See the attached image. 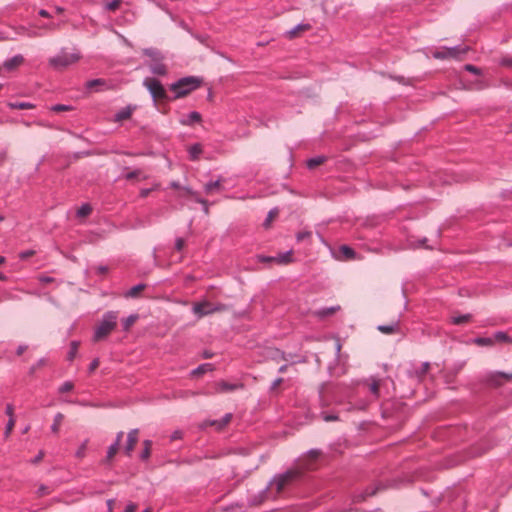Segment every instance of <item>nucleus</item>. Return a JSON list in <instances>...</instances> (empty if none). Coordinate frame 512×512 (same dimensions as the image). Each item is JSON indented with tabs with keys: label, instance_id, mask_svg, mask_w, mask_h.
I'll use <instances>...</instances> for the list:
<instances>
[{
	"label": "nucleus",
	"instance_id": "nucleus-4",
	"mask_svg": "<svg viewBox=\"0 0 512 512\" xmlns=\"http://www.w3.org/2000/svg\"><path fill=\"white\" fill-rule=\"evenodd\" d=\"M227 309L224 304H215L210 301L204 300L193 304V312L198 318L211 315L213 313L223 312Z\"/></svg>",
	"mask_w": 512,
	"mask_h": 512
},
{
	"label": "nucleus",
	"instance_id": "nucleus-41",
	"mask_svg": "<svg viewBox=\"0 0 512 512\" xmlns=\"http://www.w3.org/2000/svg\"><path fill=\"white\" fill-rule=\"evenodd\" d=\"M51 493V489L48 487V486H45V485H40L39 486V489H38V496L39 497H43L45 495H48Z\"/></svg>",
	"mask_w": 512,
	"mask_h": 512
},
{
	"label": "nucleus",
	"instance_id": "nucleus-14",
	"mask_svg": "<svg viewBox=\"0 0 512 512\" xmlns=\"http://www.w3.org/2000/svg\"><path fill=\"white\" fill-rule=\"evenodd\" d=\"M222 179H218L214 182H209L207 184H205L204 188H205V192L207 194H213L214 192H219L221 191L222 189Z\"/></svg>",
	"mask_w": 512,
	"mask_h": 512
},
{
	"label": "nucleus",
	"instance_id": "nucleus-7",
	"mask_svg": "<svg viewBox=\"0 0 512 512\" xmlns=\"http://www.w3.org/2000/svg\"><path fill=\"white\" fill-rule=\"evenodd\" d=\"M466 49L459 48H442L433 52L436 59L457 58L459 54L465 53Z\"/></svg>",
	"mask_w": 512,
	"mask_h": 512
},
{
	"label": "nucleus",
	"instance_id": "nucleus-23",
	"mask_svg": "<svg viewBox=\"0 0 512 512\" xmlns=\"http://www.w3.org/2000/svg\"><path fill=\"white\" fill-rule=\"evenodd\" d=\"M64 419V415L62 413H57L54 417V422L51 426L53 433H58L60 430V426L62 424V421Z\"/></svg>",
	"mask_w": 512,
	"mask_h": 512
},
{
	"label": "nucleus",
	"instance_id": "nucleus-36",
	"mask_svg": "<svg viewBox=\"0 0 512 512\" xmlns=\"http://www.w3.org/2000/svg\"><path fill=\"white\" fill-rule=\"evenodd\" d=\"M131 114H132L131 109L130 108H125L122 111H120L119 113H117L116 120L117 121L126 120V119L130 118Z\"/></svg>",
	"mask_w": 512,
	"mask_h": 512
},
{
	"label": "nucleus",
	"instance_id": "nucleus-63",
	"mask_svg": "<svg viewBox=\"0 0 512 512\" xmlns=\"http://www.w3.org/2000/svg\"><path fill=\"white\" fill-rule=\"evenodd\" d=\"M180 437H181V433L179 431H176L172 435V440L179 439Z\"/></svg>",
	"mask_w": 512,
	"mask_h": 512
},
{
	"label": "nucleus",
	"instance_id": "nucleus-60",
	"mask_svg": "<svg viewBox=\"0 0 512 512\" xmlns=\"http://www.w3.org/2000/svg\"><path fill=\"white\" fill-rule=\"evenodd\" d=\"M170 186L171 188L176 189L178 191H180L182 188V186L176 181L171 182Z\"/></svg>",
	"mask_w": 512,
	"mask_h": 512
},
{
	"label": "nucleus",
	"instance_id": "nucleus-64",
	"mask_svg": "<svg viewBox=\"0 0 512 512\" xmlns=\"http://www.w3.org/2000/svg\"><path fill=\"white\" fill-rule=\"evenodd\" d=\"M96 368V360H93L91 363H90V369L93 370Z\"/></svg>",
	"mask_w": 512,
	"mask_h": 512
},
{
	"label": "nucleus",
	"instance_id": "nucleus-35",
	"mask_svg": "<svg viewBox=\"0 0 512 512\" xmlns=\"http://www.w3.org/2000/svg\"><path fill=\"white\" fill-rule=\"evenodd\" d=\"M340 252L343 254V256L346 259H352V258H354V255H355L354 250L346 245H343L340 247Z\"/></svg>",
	"mask_w": 512,
	"mask_h": 512
},
{
	"label": "nucleus",
	"instance_id": "nucleus-40",
	"mask_svg": "<svg viewBox=\"0 0 512 512\" xmlns=\"http://www.w3.org/2000/svg\"><path fill=\"white\" fill-rule=\"evenodd\" d=\"M73 388L74 384L71 381H67L59 387V393L70 392Z\"/></svg>",
	"mask_w": 512,
	"mask_h": 512
},
{
	"label": "nucleus",
	"instance_id": "nucleus-20",
	"mask_svg": "<svg viewBox=\"0 0 512 512\" xmlns=\"http://www.w3.org/2000/svg\"><path fill=\"white\" fill-rule=\"evenodd\" d=\"M217 386H218V388H217L218 392H229V391H233L239 387H242V385L229 384L227 382H220L217 384Z\"/></svg>",
	"mask_w": 512,
	"mask_h": 512
},
{
	"label": "nucleus",
	"instance_id": "nucleus-32",
	"mask_svg": "<svg viewBox=\"0 0 512 512\" xmlns=\"http://www.w3.org/2000/svg\"><path fill=\"white\" fill-rule=\"evenodd\" d=\"M474 343L478 346H492L494 345L493 338L479 337L474 340Z\"/></svg>",
	"mask_w": 512,
	"mask_h": 512
},
{
	"label": "nucleus",
	"instance_id": "nucleus-12",
	"mask_svg": "<svg viewBox=\"0 0 512 512\" xmlns=\"http://www.w3.org/2000/svg\"><path fill=\"white\" fill-rule=\"evenodd\" d=\"M502 378L507 381H512V373L508 374V373H503V372H497V373L491 375L490 381L493 385L500 386L502 384L500 379H502Z\"/></svg>",
	"mask_w": 512,
	"mask_h": 512
},
{
	"label": "nucleus",
	"instance_id": "nucleus-57",
	"mask_svg": "<svg viewBox=\"0 0 512 512\" xmlns=\"http://www.w3.org/2000/svg\"><path fill=\"white\" fill-rule=\"evenodd\" d=\"M283 382V379L282 378H278L276 379L273 384H272V390H275L277 389Z\"/></svg>",
	"mask_w": 512,
	"mask_h": 512
},
{
	"label": "nucleus",
	"instance_id": "nucleus-43",
	"mask_svg": "<svg viewBox=\"0 0 512 512\" xmlns=\"http://www.w3.org/2000/svg\"><path fill=\"white\" fill-rule=\"evenodd\" d=\"M52 110L55 112H64V111H70L71 107L67 105L57 104L52 107Z\"/></svg>",
	"mask_w": 512,
	"mask_h": 512
},
{
	"label": "nucleus",
	"instance_id": "nucleus-8",
	"mask_svg": "<svg viewBox=\"0 0 512 512\" xmlns=\"http://www.w3.org/2000/svg\"><path fill=\"white\" fill-rule=\"evenodd\" d=\"M139 430L133 429L128 433L127 436V444L125 446V452L127 455H130L134 450L137 442H138Z\"/></svg>",
	"mask_w": 512,
	"mask_h": 512
},
{
	"label": "nucleus",
	"instance_id": "nucleus-16",
	"mask_svg": "<svg viewBox=\"0 0 512 512\" xmlns=\"http://www.w3.org/2000/svg\"><path fill=\"white\" fill-rule=\"evenodd\" d=\"M125 178L127 180H136V181H140V180H144V179H147L148 176L140 169H137V170H134V171H131V172H128L126 175H125Z\"/></svg>",
	"mask_w": 512,
	"mask_h": 512
},
{
	"label": "nucleus",
	"instance_id": "nucleus-37",
	"mask_svg": "<svg viewBox=\"0 0 512 512\" xmlns=\"http://www.w3.org/2000/svg\"><path fill=\"white\" fill-rule=\"evenodd\" d=\"M9 106L12 109H31L33 105L26 102H18V103H9Z\"/></svg>",
	"mask_w": 512,
	"mask_h": 512
},
{
	"label": "nucleus",
	"instance_id": "nucleus-17",
	"mask_svg": "<svg viewBox=\"0 0 512 512\" xmlns=\"http://www.w3.org/2000/svg\"><path fill=\"white\" fill-rule=\"evenodd\" d=\"M399 325L397 322L392 323L390 325H380L378 326V330L383 334H393L398 331Z\"/></svg>",
	"mask_w": 512,
	"mask_h": 512
},
{
	"label": "nucleus",
	"instance_id": "nucleus-30",
	"mask_svg": "<svg viewBox=\"0 0 512 512\" xmlns=\"http://www.w3.org/2000/svg\"><path fill=\"white\" fill-rule=\"evenodd\" d=\"M326 158L323 156L312 158L308 161V167L310 169H314L320 165H322L325 162Z\"/></svg>",
	"mask_w": 512,
	"mask_h": 512
},
{
	"label": "nucleus",
	"instance_id": "nucleus-21",
	"mask_svg": "<svg viewBox=\"0 0 512 512\" xmlns=\"http://www.w3.org/2000/svg\"><path fill=\"white\" fill-rule=\"evenodd\" d=\"M93 211V207L90 204H84L77 210V216L79 218H86L89 216Z\"/></svg>",
	"mask_w": 512,
	"mask_h": 512
},
{
	"label": "nucleus",
	"instance_id": "nucleus-34",
	"mask_svg": "<svg viewBox=\"0 0 512 512\" xmlns=\"http://www.w3.org/2000/svg\"><path fill=\"white\" fill-rule=\"evenodd\" d=\"M191 196L196 201V197H199L196 192L191 190L189 187H182L179 191V197Z\"/></svg>",
	"mask_w": 512,
	"mask_h": 512
},
{
	"label": "nucleus",
	"instance_id": "nucleus-11",
	"mask_svg": "<svg viewBox=\"0 0 512 512\" xmlns=\"http://www.w3.org/2000/svg\"><path fill=\"white\" fill-rule=\"evenodd\" d=\"M123 435H124L123 432H119L117 434L115 443L109 447L108 452H107V458H106L107 462H110L113 459V457L116 455V453L118 452L119 445L123 438Z\"/></svg>",
	"mask_w": 512,
	"mask_h": 512
},
{
	"label": "nucleus",
	"instance_id": "nucleus-5",
	"mask_svg": "<svg viewBox=\"0 0 512 512\" xmlns=\"http://www.w3.org/2000/svg\"><path fill=\"white\" fill-rule=\"evenodd\" d=\"M143 84L151 93L155 103L168 99L167 93L159 80L146 78Z\"/></svg>",
	"mask_w": 512,
	"mask_h": 512
},
{
	"label": "nucleus",
	"instance_id": "nucleus-24",
	"mask_svg": "<svg viewBox=\"0 0 512 512\" xmlns=\"http://www.w3.org/2000/svg\"><path fill=\"white\" fill-rule=\"evenodd\" d=\"M493 340H494V343L495 342H505V343L512 344V339L508 336L507 333L502 332V331L495 333Z\"/></svg>",
	"mask_w": 512,
	"mask_h": 512
},
{
	"label": "nucleus",
	"instance_id": "nucleus-55",
	"mask_svg": "<svg viewBox=\"0 0 512 512\" xmlns=\"http://www.w3.org/2000/svg\"><path fill=\"white\" fill-rule=\"evenodd\" d=\"M465 69L469 72H472V73H475V74H478L479 73V69L473 65H470V64H467L465 66Z\"/></svg>",
	"mask_w": 512,
	"mask_h": 512
},
{
	"label": "nucleus",
	"instance_id": "nucleus-15",
	"mask_svg": "<svg viewBox=\"0 0 512 512\" xmlns=\"http://www.w3.org/2000/svg\"><path fill=\"white\" fill-rule=\"evenodd\" d=\"M122 3V0H112L110 2H103V11L108 13L115 12L121 7Z\"/></svg>",
	"mask_w": 512,
	"mask_h": 512
},
{
	"label": "nucleus",
	"instance_id": "nucleus-10",
	"mask_svg": "<svg viewBox=\"0 0 512 512\" xmlns=\"http://www.w3.org/2000/svg\"><path fill=\"white\" fill-rule=\"evenodd\" d=\"M311 29L310 24H300L296 26L295 28L291 29L286 33V37L289 39H294L299 37L302 33L308 31Z\"/></svg>",
	"mask_w": 512,
	"mask_h": 512
},
{
	"label": "nucleus",
	"instance_id": "nucleus-45",
	"mask_svg": "<svg viewBox=\"0 0 512 512\" xmlns=\"http://www.w3.org/2000/svg\"><path fill=\"white\" fill-rule=\"evenodd\" d=\"M196 202L203 205V211L206 215H208L209 214L208 202L205 199H202L200 197H196Z\"/></svg>",
	"mask_w": 512,
	"mask_h": 512
},
{
	"label": "nucleus",
	"instance_id": "nucleus-61",
	"mask_svg": "<svg viewBox=\"0 0 512 512\" xmlns=\"http://www.w3.org/2000/svg\"><path fill=\"white\" fill-rule=\"evenodd\" d=\"M337 419H338V417H337V416H335V415H325V416H324V420H325V421H335V420H337Z\"/></svg>",
	"mask_w": 512,
	"mask_h": 512
},
{
	"label": "nucleus",
	"instance_id": "nucleus-46",
	"mask_svg": "<svg viewBox=\"0 0 512 512\" xmlns=\"http://www.w3.org/2000/svg\"><path fill=\"white\" fill-rule=\"evenodd\" d=\"M231 419H232V414H230V413L226 414L221 419L220 428H224L226 425H228L230 423Z\"/></svg>",
	"mask_w": 512,
	"mask_h": 512
},
{
	"label": "nucleus",
	"instance_id": "nucleus-18",
	"mask_svg": "<svg viewBox=\"0 0 512 512\" xmlns=\"http://www.w3.org/2000/svg\"><path fill=\"white\" fill-rule=\"evenodd\" d=\"M146 288V286L144 284H138L134 287H132L126 294L125 296L126 297H130V298H136L138 297L142 291H144V289Z\"/></svg>",
	"mask_w": 512,
	"mask_h": 512
},
{
	"label": "nucleus",
	"instance_id": "nucleus-27",
	"mask_svg": "<svg viewBox=\"0 0 512 512\" xmlns=\"http://www.w3.org/2000/svg\"><path fill=\"white\" fill-rule=\"evenodd\" d=\"M201 153H202V147L199 144L192 145L189 148V155H190L191 160H197Z\"/></svg>",
	"mask_w": 512,
	"mask_h": 512
},
{
	"label": "nucleus",
	"instance_id": "nucleus-22",
	"mask_svg": "<svg viewBox=\"0 0 512 512\" xmlns=\"http://www.w3.org/2000/svg\"><path fill=\"white\" fill-rule=\"evenodd\" d=\"M139 316L137 314L130 315L126 319L123 320V329L128 331L138 320Z\"/></svg>",
	"mask_w": 512,
	"mask_h": 512
},
{
	"label": "nucleus",
	"instance_id": "nucleus-6",
	"mask_svg": "<svg viewBox=\"0 0 512 512\" xmlns=\"http://www.w3.org/2000/svg\"><path fill=\"white\" fill-rule=\"evenodd\" d=\"M117 315L108 312L103 316L102 322L98 325V339L107 336L116 326Z\"/></svg>",
	"mask_w": 512,
	"mask_h": 512
},
{
	"label": "nucleus",
	"instance_id": "nucleus-59",
	"mask_svg": "<svg viewBox=\"0 0 512 512\" xmlns=\"http://www.w3.org/2000/svg\"><path fill=\"white\" fill-rule=\"evenodd\" d=\"M39 279L44 284H48V283L53 282V278L47 277V276H41Z\"/></svg>",
	"mask_w": 512,
	"mask_h": 512
},
{
	"label": "nucleus",
	"instance_id": "nucleus-1",
	"mask_svg": "<svg viewBox=\"0 0 512 512\" xmlns=\"http://www.w3.org/2000/svg\"><path fill=\"white\" fill-rule=\"evenodd\" d=\"M321 455L322 452L320 450H310L307 454L297 460L292 469L275 478L273 484L276 486L277 492L280 493L283 491L287 485L299 479L305 472L315 470L316 462L319 460Z\"/></svg>",
	"mask_w": 512,
	"mask_h": 512
},
{
	"label": "nucleus",
	"instance_id": "nucleus-58",
	"mask_svg": "<svg viewBox=\"0 0 512 512\" xmlns=\"http://www.w3.org/2000/svg\"><path fill=\"white\" fill-rule=\"evenodd\" d=\"M137 509V505L134 504V503H131L129 504L126 509H125V512H135Z\"/></svg>",
	"mask_w": 512,
	"mask_h": 512
},
{
	"label": "nucleus",
	"instance_id": "nucleus-19",
	"mask_svg": "<svg viewBox=\"0 0 512 512\" xmlns=\"http://www.w3.org/2000/svg\"><path fill=\"white\" fill-rule=\"evenodd\" d=\"M369 381L370 382L368 383V387H369L370 392L375 397H378L379 396V388H380V380L376 379V378H371Z\"/></svg>",
	"mask_w": 512,
	"mask_h": 512
},
{
	"label": "nucleus",
	"instance_id": "nucleus-29",
	"mask_svg": "<svg viewBox=\"0 0 512 512\" xmlns=\"http://www.w3.org/2000/svg\"><path fill=\"white\" fill-rule=\"evenodd\" d=\"M213 370V366L212 364H209V363H206V364H202L200 365L198 368H196L192 374L193 375H202L208 371H212Z\"/></svg>",
	"mask_w": 512,
	"mask_h": 512
},
{
	"label": "nucleus",
	"instance_id": "nucleus-62",
	"mask_svg": "<svg viewBox=\"0 0 512 512\" xmlns=\"http://www.w3.org/2000/svg\"><path fill=\"white\" fill-rule=\"evenodd\" d=\"M39 15L44 17V18H49L50 17V14L48 13V11L43 10V9L39 11Z\"/></svg>",
	"mask_w": 512,
	"mask_h": 512
},
{
	"label": "nucleus",
	"instance_id": "nucleus-51",
	"mask_svg": "<svg viewBox=\"0 0 512 512\" xmlns=\"http://www.w3.org/2000/svg\"><path fill=\"white\" fill-rule=\"evenodd\" d=\"M158 188H159V184H156L154 186V189H158ZM152 190H153V188L152 189H142L140 192L141 197L146 198Z\"/></svg>",
	"mask_w": 512,
	"mask_h": 512
},
{
	"label": "nucleus",
	"instance_id": "nucleus-53",
	"mask_svg": "<svg viewBox=\"0 0 512 512\" xmlns=\"http://www.w3.org/2000/svg\"><path fill=\"white\" fill-rule=\"evenodd\" d=\"M379 490V486H375L372 490H367L365 492V496L363 497V499H365L366 497L368 496H373L377 493V491Z\"/></svg>",
	"mask_w": 512,
	"mask_h": 512
},
{
	"label": "nucleus",
	"instance_id": "nucleus-25",
	"mask_svg": "<svg viewBox=\"0 0 512 512\" xmlns=\"http://www.w3.org/2000/svg\"><path fill=\"white\" fill-rule=\"evenodd\" d=\"M143 446H144V449L141 453V459L142 460H147L150 455H151V447H152V441L150 440H145L143 442Z\"/></svg>",
	"mask_w": 512,
	"mask_h": 512
},
{
	"label": "nucleus",
	"instance_id": "nucleus-54",
	"mask_svg": "<svg viewBox=\"0 0 512 512\" xmlns=\"http://www.w3.org/2000/svg\"><path fill=\"white\" fill-rule=\"evenodd\" d=\"M260 262H273L275 263V257H268V256H259Z\"/></svg>",
	"mask_w": 512,
	"mask_h": 512
},
{
	"label": "nucleus",
	"instance_id": "nucleus-38",
	"mask_svg": "<svg viewBox=\"0 0 512 512\" xmlns=\"http://www.w3.org/2000/svg\"><path fill=\"white\" fill-rule=\"evenodd\" d=\"M77 350H78V343L72 342L71 346H70V351L68 352V355H67V358L69 361H72L75 358Z\"/></svg>",
	"mask_w": 512,
	"mask_h": 512
},
{
	"label": "nucleus",
	"instance_id": "nucleus-49",
	"mask_svg": "<svg viewBox=\"0 0 512 512\" xmlns=\"http://www.w3.org/2000/svg\"><path fill=\"white\" fill-rule=\"evenodd\" d=\"M221 420H214V421H207L204 423L205 426H215L217 430H222L223 428H220Z\"/></svg>",
	"mask_w": 512,
	"mask_h": 512
},
{
	"label": "nucleus",
	"instance_id": "nucleus-39",
	"mask_svg": "<svg viewBox=\"0 0 512 512\" xmlns=\"http://www.w3.org/2000/svg\"><path fill=\"white\" fill-rule=\"evenodd\" d=\"M15 422H16L15 419H9V421L6 425L5 432H4L5 438H8L10 436L11 432L13 431V429L15 427Z\"/></svg>",
	"mask_w": 512,
	"mask_h": 512
},
{
	"label": "nucleus",
	"instance_id": "nucleus-26",
	"mask_svg": "<svg viewBox=\"0 0 512 512\" xmlns=\"http://www.w3.org/2000/svg\"><path fill=\"white\" fill-rule=\"evenodd\" d=\"M201 121V115L198 112H191L188 115L187 120H181V123L183 125H191L194 122H200Z\"/></svg>",
	"mask_w": 512,
	"mask_h": 512
},
{
	"label": "nucleus",
	"instance_id": "nucleus-42",
	"mask_svg": "<svg viewBox=\"0 0 512 512\" xmlns=\"http://www.w3.org/2000/svg\"><path fill=\"white\" fill-rule=\"evenodd\" d=\"M311 237L310 231H302L297 233L296 238L299 242L304 241L305 239H308Z\"/></svg>",
	"mask_w": 512,
	"mask_h": 512
},
{
	"label": "nucleus",
	"instance_id": "nucleus-44",
	"mask_svg": "<svg viewBox=\"0 0 512 512\" xmlns=\"http://www.w3.org/2000/svg\"><path fill=\"white\" fill-rule=\"evenodd\" d=\"M339 306L338 307H332V308H327V309H323L321 312H320V315L321 316H328V315H332L333 313H335L336 311L339 310Z\"/></svg>",
	"mask_w": 512,
	"mask_h": 512
},
{
	"label": "nucleus",
	"instance_id": "nucleus-56",
	"mask_svg": "<svg viewBox=\"0 0 512 512\" xmlns=\"http://www.w3.org/2000/svg\"><path fill=\"white\" fill-rule=\"evenodd\" d=\"M501 64L503 66L512 68V58H503Z\"/></svg>",
	"mask_w": 512,
	"mask_h": 512
},
{
	"label": "nucleus",
	"instance_id": "nucleus-9",
	"mask_svg": "<svg viewBox=\"0 0 512 512\" xmlns=\"http://www.w3.org/2000/svg\"><path fill=\"white\" fill-rule=\"evenodd\" d=\"M24 63V58L21 55H16L13 58L6 60L3 67L9 71L17 69Z\"/></svg>",
	"mask_w": 512,
	"mask_h": 512
},
{
	"label": "nucleus",
	"instance_id": "nucleus-52",
	"mask_svg": "<svg viewBox=\"0 0 512 512\" xmlns=\"http://www.w3.org/2000/svg\"><path fill=\"white\" fill-rule=\"evenodd\" d=\"M44 458V452L43 451H40L38 453V455L31 461L33 464H38L39 462H41Z\"/></svg>",
	"mask_w": 512,
	"mask_h": 512
},
{
	"label": "nucleus",
	"instance_id": "nucleus-33",
	"mask_svg": "<svg viewBox=\"0 0 512 512\" xmlns=\"http://www.w3.org/2000/svg\"><path fill=\"white\" fill-rule=\"evenodd\" d=\"M470 319H471V315L470 314H465V315H462V316L453 317L452 318V323L455 324V325H461V324L469 322Z\"/></svg>",
	"mask_w": 512,
	"mask_h": 512
},
{
	"label": "nucleus",
	"instance_id": "nucleus-28",
	"mask_svg": "<svg viewBox=\"0 0 512 512\" xmlns=\"http://www.w3.org/2000/svg\"><path fill=\"white\" fill-rule=\"evenodd\" d=\"M151 72L157 75H165L167 73V69L165 65L161 63H155L151 65Z\"/></svg>",
	"mask_w": 512,
	"mask_h": 512
},
{
	"label": "nucleus",
	"instance_id": "nucleus-50",
	"mask_svg": "<svg viewBox=\"0 0 512 512\" xmlns=\"http://www.w3.org/2000/svg\"><path fill=\"white\" fill-rule=\"evenodd\" d=\"M185 246V241L182 238H178L175 243V248L177 251H181Z\"/></svg>",
	"mask_w": 512,
	"mask_h": 512
},
{
	"label": "nucleus",
	"instance_id": "nucleus-2",
	"mask_svg": "<svg viewBox=\"0 0 512 512\" xmlns=\"http://www.w3.org/2000/svg\"><path fill=\"white\" fill-rule=\"evenodd\" d=\"M201 84V80L197 77H185L173 83L170 90L175 92L174 99L187 96L192 91L196 90Z\"/></svg>",
	"mask_w": 512,
	"mask_h": 512
},
{
	"label": "nucleus",
	"instance_id": "nucleus-48",
	"mask_svg": "<svg viewBox=\"0 0 512 512\" xmlns=\"http://www.w3.org/2000/svg\"><path fill=\"white\" fill-rule=\"evenodd\" d=\"M6 414L9 417V419H15L14 417V407L12 404H8L6 406Z\"/></svg>",
	"mask_w": 512,
	"mask_h": 512
},
{
	"label": "nucleus",
	"instance_id": "nucleus-3",
	"mask_svg": "<svg viewBox=\"0 0 512 512\" xmlns=\"http://www.w3.org/2000/svg\"><path fill=\"white\" fill-rule=\"evenodd\" d=\"M80 59V55L74 51L62 50L58 55L49 59V65L55 70H64L70 65L76 63Z\"/></svg>",
	"mask_w": 512,
	"mask_h": 512
},
{
	"label": "nucleus",
	"instance_id": "nucleus-47",
	"mask_svg": "<svg viewBox=\"0 0 512 512\" xmlns=\"http://www.w3.org/2000/svg\"><path fill=\"white\" fill-rule=\"evenodd\" d=\"M34 254H35L34 250H27V251L21 252L19 254V257L21 259L25 260V259H28V258L32 257Z\"/></svg>",
	"mask_w": 512,
	"mask_h": 512
},
{
	"label": "nucleus",
	"instance_id": "nucleus-31",
	"mask_svg": "<svg viewBox=\"0 0 512 512\" xmlns=\"http://www.w3.org/2000/svg\"><path fill=\"white\" fill-rule=\"evenodd\" d=\"M278 215H279L278 209H272L268 213L267 218L264 221V226L268 228L271 225V223L278 217Z\"/></svg>",
	"mask_w": 512,
	"mask_h": 512
},
{
	"label": "nucleus",
	"instance_id": "nucleus-13",
	"mask_svg": "<svg viewBox=\"0 0 512 512\" xmlns=\"http://www.w3.org/2000/svg\"><path fill=\"white\" fill-rule=\"evenodd\" d=\"M293 262V252L288 251L286 253H281L275 257V263L278 265H286Z\"/></svg>",
	"mask_w": 512,
	"mask_h": 512
}]
</instances>
